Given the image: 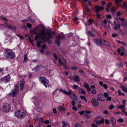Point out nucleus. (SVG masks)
<instances>
[{"instance_id":"2eb2a0df","label":"nucleus","mask_w":127,"mask_h":127,"mask_svg":"<svg viewBox=\"0 0 127 127\" xmlns=\"http://www.w3.org/2000/svg\"><path fill=\"white\" fill-rule=\"evenodd\" d=\"M84 14H90V10L87 7H84L83 9Z\"/></svg>"},{"instance_id":"de8ad7c7","label":"nucleus","mask_w":127,"mask_h":127,"mask_svg":"<svg viewBox=\"0 0 127 127\" xmlns=\"http://www.w3.org/2000/svg\"><path fill=\"white\" fill-rule=\"evenodd\" d=\"M111 10L112 12H114L116 11V9L114 7H112L111 8Z\"/></svg>"},{"instance_id":"864d4df0","label":"nucleus","mask_w":127,"mask_h":127,"mask_svg":"<svg viewBox=\"0 0 127 127\" xmlns=\"http://www.w3.org/2000/svg\"><path fill=\"white\" fill-rule=\"evenodd\" d=\"M103 86L105 89H107L108 88L107 86L105 84H104Z\"/></svg>"},{"instance_id":"aec40b11","label":"nucleus","mask_w":127,"mask_h":127,"mask_svg":"<svg viewBox=\"0 0 127 127\" xmlns=\"http://www.w3.org/2000/svg\"><path fill=\"white\" fill-rule=\"evenodd\" d=\"M120 88L123 91L127 93V85L125 86L121 85L120 86Z\"/></svg>"},{"instance_id":"bb28decb","label":"nucleus","mask_w":127,"mask_h":127,"mask_svg":"<svg viewBox=\"0 0 127 127\" xmlns=\"http://www.w3.org/2000/svg\"><path fill=\"white\" fill-rule=\"evenodd\" d=\"M107 23V21L106 20H103L101 23V25L102 26H104L106 25Z\"/></svg>"},{"instance_id":"393cba45","label":"nucleus","mask_w":127,"mask_h":127,"mask_svg":"<svg viewBox=\"0 0 127 127\" xmlns=\"http://www.w3.org/2000/svg\"><path fill=\"white\" fill-rule=\"evenodd\" d=\"M28 19L32 23H34L35 22V19L32 16H30L28 17Z\"/></svg>"},{"instance_id":"a878e982","label":"nucleus","mask_w":127,"mask_h":127,"mask_svg":"<svg viewBox=\"0 0 127 127\" xmlns=\"http://www.w3.org/2000/svg\"><path fill=\"white\" fill-rule=\"evenodd\" d=\"M28 38L29 40L30 41L31 43L33 45L34 44L32 42H33L34 40L32 36H29Z\"/></svg>"},{"instance_id":"680f3d73","label":"nucleus","mask_w":127,"mask_h":127,"mask_svg":"<svg viewBox=\"0 0 127 127\" xmlns=\"http://www.w3.org/2000/svg\"><path fill=\"white\" fill-rule=\"evenodd\" d=\"M85 116L88 118H90L91 116V115L88 114H86L85 115Z\"/></svg>"},{"instance_id":"4c0bfd02","label":"nucleus","mask_w":127,"mask_h":127,"mask_svg":"<svg viewBox=\"0 0 127 127\" xmlns=\"http://www.w3.org/2000/svg\"><path fill=\"white\" fill-rule=\"evenodd\" d=\"M88 21L89 22V24H88L89 25H91L92 23H93V20L92 19H89L88 20Z\"/></svg>"},{"instance_id":"ea45409f","label":"nucleus","mask_w":127,"mask_h":127,"mask_svg":"<svg viewBox=\"0 0 127 127\" xmlns=\"http://www.w3.org/2000/svg\"><path fill=\"white\" fill-rule=\"evenodd\" d=\"M44 119L43 118H40L39 120V123H42L44 121Z\"/></svg>"},{"instance_id":"2f4dec72","label":"nucleus","mask_w":127,"mask_h":127,"mask_svg":"<svg viewBox=\"0 0 127 127\" xmlns=\"http://www.w3.org/2000/svg\"><path fill=\"white\" fill-rule=\"evenodd\" d=\"M118 108L121 109H122L125 108V105H118Z\"/></svg>"},{"instance_id":"052dcab7","label":"nucleus","mask_w":127,"mask_h":127,"mask_svg":"<svg viewBox=\"0 0 127 127\" xmlns=\"http://www.w3.org/2000/svg\"><path fill=\"white\" fill-rule=\"evenodd\" d=\"M125 53V52L124 51H123V52H122L121 53H120L119 54L121 56H124Z\"/></svg>"},{"instance_id":"f8f14e48","label":"nucleus","mask_w":127,"mask_h":127,"mask_svg":"<svg viewBox=\"0 0 127 127\" xmlns=\"http://www.w3.org/2000/svg\"><path fill=\"white\" fill-rule=\"evenodd\" d=\"M70 95H71L70 97L74 100H76L77 99V97L76 95L71 90L70 93H69Z\"/></svg>"},{"instance_id":"7ed1b4c3","label":"nucleus","mask_w":127,"mask_h":127,"mask_svg":"<svg viewBox=\"0 0 127 127\" xmlns=\"http://www.w3.org/2000/svg\"><path fill=\"white\" fill-rule=\"evenodd\" d=\"M15 115L16 116L20 119L23 118L25 116L23 111L22 110H16L15 111Z\"/></svg>"},{"instance_id":"0eeeda50","label":"nucleus","mask_w":127,"mask_h":127,"mask_svg":"<svg viewBox=\"0 0 127 127\" xmlns=\"http://www.w3.org/2000/svg\"><path fill=\"white\" fill-rule=\"evenodd\" d=\"M10 109V106L9 104L8 103H5L2 106V109L5 112H7Z\"/></svg>"},{"instance_id":"39448f33","label":"nucleus","mask_w":127,"mask_h":127,"mask_svg":"<svg viewBox=\"0 0 127 127\" xmlns=\"http://www.w3.org/2000/svg\"><path fill=\"white\" fill-rule=\"evenodd\" d=\"M18 94V86L15 87L13 91L9 94L10 96L13 97H15Z\"/></svg>"},{"instance_id":"f03ea898","label":"nucleus","mask_w":127,"mask_h":127,"mask_svg":"<svg viewBox=\"0 0 127 127\" xmlns=\"http://www.w3.org/2000/svg\"><path fill=\"white\" fill-rule=\"evenodd\" d=\"M4 55L5 58L10 59H13L15 57V52L13 51L12 50L8 49L5 50Z\"/></svg>"},{"instance_id":"603ef678","label":"nucleus","mask_w":127,"mask_h":127,"mask_svg":"<svg viewBox=\"0 0 127 127\" xmlns=\"http://www.w3.org/2000/svg\"><path fill=\"white\" fill-rule=\"evenodd\" d=\"M114 105H110L109 106V108L110 110H112L114 108Z\"/></svg>"},{"instance_id":"5fc2aeb1","label":"nucleus","mask_w":127,"mask_h":127,"mask_svg":"<svg viewBox=\"0 0 127 127\" xmlns=\"http://www.w3.org/2000/svg\"><path fill=\"white\" fill-rule=\"evenodd\" d=\"M43 123L46 125H48L49 124V120H45L44 121Z\"/></svg>"},{"instance_id":"a211bd4d","label":"nucleus","mask_w":127,"mask_h":127,"mask_svg":"<svg viewBox=\"0 0 127 127\" xmlns=\"http://www.w3.org/2000/svg\"><path fill=\"white\" fill-rule=\"evenodd\" d=\"M78 92L79 93L83 95H85L86 94V92L84 90L79 87L78 90Z\"/></svg>"},{"instance_id":"c9c22d12","label":"nucleus","mask_w":127,"mask_h":127,"mask_svg":"<svg viewBox=\"0 0 127 127\" xmlns=\"http://www.w3.org/2000/svg\"><path fill=\"white\" fill-rule=\"evenodd\" d=\"M104 42L105 45L107 46H109V45L110 43L108 41L104 40Z\"/></svg>"},{"instance_id":"20e7f679","label":"nucleus","mask_w":127,"mask_h":127,"mask_svg":"<svg viewBox=\"0 0 127 127\" xmlns=\"http://www.w3.org/2000/svg\"><path fill=\"white\" fill-rule=\"evenodd\" d=\"M39 80L42 83L46 88L49 87V81L45 77L41 76L40 77Z\"/></svg>"},{"instance_id":"473e14b6","label":"nucleus","mask_w":127,"mask_h":127,"mask_svg":"<svg viewBox=\"0 0 127 127\" xmlns=\"http://www.w3.org/2000/svg\"><path fill=\"white\" fill-rule=\"evenodd\" d=\"M27 54H25L24 57V60L23 62L25 63L27 62Z\"/></svg>"},{"instance_id":"7c9ffc66","label":"nucleus","mask_w":127,"mask_h":127,"mask_svg":"<svg viewBox=\"0 0 127 127\" xmlns=\"http://www.w3.org/2000/svg\"><path fill=\"white\" fill-rule=\"evenodd\" d=\"M111 122L112 123H116L115 119L113 117H112L111 119Z\"/></svg>"},{"instance_id":"c85d7f7f","label":"nucleus","mask_w":127,"mask_h":127,"mask_svg":"<svg viewBox=\"0 0 127 127\" xmlns=\"http://www.w3.org/2000/svg\"><path fill=\"white\" fill-rule=\"evenodd\" d=\"M80 97L82 99L84 100L86 102H87V100L85 96L81 95L80 96Z\"/></svg>"},{"instance_id":"412c9836","label":"nucleus","mask_w":127,"mask_h":127,"mask_svg":"<svg viewBox=\"0 0 127 127\" xmlns=\"http://www.w3.org/2000/svg\"><path fill=\"white\" fill-rule=\"evenodd\" d=\"M104 120L103 119H102L100 120H97L96 121V123L97 125L102 124L104 122Z\"/></svg>"},{"instance_id":"c03bdc74","label":"nucleus","mask_w":127,"mask_h":127,"mask_svg":"<svg viewBox=\"0 0 127 127\" xmlns=\"http://www.w3.org/2000/svg\"><path fill=\"white\" fill-rule=\"evenodd\" d=\"M62 123L63 124L62 127H66V125L64 121H62Z\"/></svg>"},{"instance_id":"ddd939ff","label":"nucleus","mask_w":127,"mask_h":127,"mask_svg":"<svg viewBox=\"0 0 127 127\" xmlns=\"http://www.w3.org/2000/svg\"><path fill=\"white\" fill-rule=\"evenodd\" d=\"M71 90L69 89L68 92H67L65 90L62 89H60L59 90L60 92H62L64 94L66 95H70L69 93H70Z\"/></svg>"},{"instance_id":"49530a36","label":"nucleus","mask_w":127,"mask_h":127,"mask_svg":"<svg viewBox=\"0 0 127 127\" xmlns=\"http://www.w3.org/2000/svg\"><path fill=\"white\" fill-rule=\"evenodd\" d=\"M27 27L29 28H30L32 27V25L29 23H27Z\"/></svg>"},{"instance_id":"a18cd8bd","label":"nucleus","mask_w":127,"mask_h":127,"mask_svg":"<svg viewBox=\"0 0 127 127\" xmlns=\"http://www.w3.org/2000/svg\"><path fill=\"white\" fill-rule=\"evenodd\" d=\"M91 93L93 94H95L96 93V91L95 89H94L91 91Z\"/></svg>"},{"instance_id":"69168bd1","label":"nucleus","mask_w":127,"mask_h":127,"mask_svg":"<svg viewBox=\"0 0 127 127\" xmlns=\"http://www.w3.org/2000/svg\"><path fill=\"white\" fill-rule=\"evenodd\" d=\"M54 58H55V60H58V57H57V56L56 55V54H54Z\"/></svg>"},{"instance_id":"9d476101","label":"nucleus","mask_w":127,"mask_h":127,"mask_svg":"<svg viewBox=\"0 0 127 127\" xmlns=\"http://www.w3.org/2000/svg\"><path fill=\"white\" fill-rule=\"evenodd\" d=\"M95 12L96 13L99 12L100 11H102L104 9V8L103 6H98L95 7L94 8Z\"/></svg>"},{"instance_id":"f3484780","label":"nucleus","mask_w":127,"mask_h":127,"mask_svg":"<svg viewBox=\"0 0 127 127\" xmlns=\"http://www.w3.org/2000/svg\"><path fill=\"white\" fill-rule=\"evenodd\" d=\"M91 102L92 104L94 106H97L98 105V102L95 98H92L91 100Z\"/></svg>"},{"instance_id":"e433bc0d","label":"nucleus","mask_w":127,"mask_h":127,"mask_svg":"<svg viewBox=\"0 0 127 127\" xmlns=\"http://www.w3.org/2000/svg\"><path fill=\"white\" fill-rule=\"evenodd\" d=\"M16 35L18 37H19L20 39L21 40L23 39L24 38V37L22 35L18 34H16Z\"/></svg>"},{"instance_id":"774afa93","label":"nucleus","mask_w":127,"mask_h":127,"mask_svg":"<svg viewBox=\"0 0 127 127\" xmlns=\"http://www.w3.org/2000/svg\"><path fill=\"white\" fill-rule=\"evenodd\" d=\"M123 4L124 6L126 8L127 7V3L125 2H124L123 3Z\"/></svg>"},{"instance_id":"423d86ee","label":"nucleus","mask_w":127,"mask_h":127,"mask_svg":"<svg viewBox=\"0 0 127 127\" xmlns=\"http://www.w3.org/2000/svg\"><path fill=\"white\" fill-rule=\"evenodd\" d=\"M10 77L9 75L8 74L1 78V80L2 82L6 83L9 82L10 80Z\"/></svg>"},{"instance_id":"f257e3e1","label":"nucleus","mask_w":127,"mask_h":127,"mask_svg":"<svg viewBox=\"0 0 127 127\" xmlns=\"http://www.w3.org/2000/svg\"><path fill=\"white\" fill-rule=\"evenodd\" d=\"M44 30V29H41L38 27H36L35 28L34 32L36 35L35 38V40H37L38 38L40 40L36 42L37 46L39 47H41V44L45 41H47L49 39L52 38V35L55 34L53 31L48 30L45 32Z\"/></svg>"},{"instance_id":"dca6fc26","label":"nucleus","mask_w":127,"mask_h":127,"mask_svg":"<svg viewBox=\"0 0 127 127\" xmlns=\"http://www.w3.org/2000/svg\"><path fill=\"white\" fill-rule=\"evenodd\" d=\"M25 83V81L23 79H22L20 81V89L21 90H22L23 89L24 85Z\"/></svg>"},{"instance_id":"13d9d810","label":"nucleus","mask_w":127,"mask_h":127,"mask_svg":"<svg viewBox=\"0 0 127 127\" xmlns=\"http://www.w3.org/2000/svg\"><path fill=\"white\" fill-rule=\"evenodd\" d=\"M118 36V34H112V36L113 37H116Z\"/></svg>"},{"instance_id":"c756f323","label":"nucleus","mask_w":127,"mask_h":127,"mask_svg":"<svg viewBox=\"0 0 127 127\" xmlns=\"http://www.w3.org/2000/svg\"><path fill=\"white\" fill-rule=\"evenodd\" d=\"M102 96V95H101L99 94L98 95V97L97 98V100L100 101L101 100V101H102L103 100L101 99V98Z\"/></svg>"},{"instance_id":"a19ab883","label":"nucleus","mask_w":127,"mask_h":127,"mask_svg":"<svg viewBox=\"0 0 127 127\" xmlns=\"http://www.w3.org/2000/svg\"><path fill=\"white\" fill-rule=\"evenodd\" d=\"M117 121L119 123H122L123 122V120L121 118L118 119Z\"/></svg>"},{"instance_id":"e2e57ef3","label":"nucleus","mask_w":127,"mask_h":127,"mask_svg":"<svg viewBox=\"0 0 127 127\" xmlns=\"http://www.w3.org/2000/svg\"><path fill=\"white\" fill-rule=\"evenodd\" d=\"M119 19L122 22H124L125 21V20L124 18H121L120 17L119 18Z\"/></svg>"},{"instance_id":"338daca9","label":"nucleus","mask_w":127,"mask_h":127,"mask_svg":"<svg viewBox=\"0 0 127 127\" xmlns=\"http://www.w3.org/2000/svg\"><path fill=\"white\" fill-rule=\"evenodd\" d=\"M84 113V112L83 110H82V111H80L79 112V114L81 115H83Z\"/></svg>"},{"instance_id":"6e6552de","label":"nucleus","mask_w":127,"mask_h":127,"mask_svg":"<svg viewBox=\"0 0 127 127\" xmlns=\"http://www.w3.org/2000/svg\"><path fill=\"white\" fill-rule=\"evenodd\" d=\"M4 26L5 28L13 31L15 30L16 29L15 27H12L11 25L7 23L4 24Z\"/></svg>"},{"instance_id":"9b49d317","label":"nucleus","mask_w":127,"mask_h":127,"mask_svg":"<svg viewBox=\"0 0 127 127\" xmlns=\"http://www.w3.org/2000/svg\"><path fill=\"white\" fill-rule=\"evenodd\" d=\"M93 42L97 46H100L102 44V40L101 39H95Z\"/></svg>"},{"instance_id":"0e129e2a","label":"nucleus","mask_w":127,"mask_h":127,"mask_svg":"<svg viewBox=\"0 0 127 127\" xmlns=\"http://www.w3.org/2000/svg\"><path fill=\"white\" fill-rule=\"evenodd\" d=\"M53 112L54 113H57V112L55 108H54L53 109Z\"/></svg>"},{"instance_id":"8fccbe9b","label":"nucleus","mask_w":127,"mask_h":127,"mask_svg":"<svg viewBox=\"0 0 127 127\" xmlns=\"http://www.w3.org/2000/svg\"><path fill=\"white\" fill-rule=\"evenodd\" d=\"M72 109L73 110L75 111H77V108L75 106H73L72 107Z\"/></svg>"},{"instance_id":"b1692460","label":"nucleus","mask_w":127,"mask_h":127,"mask_svg":"<svg viewBox=\"0 0 127 127\" xmlns=\"http://www.w3.org/2000/svg\"><path fill=\"white\" fill-rule=\"evenodd\" d=\"M74 80L75 82H78L80 81L79 76L77 75H75L74 78Z\"/></svg>"},{"instance_id":"09e8293b","label":"nucleus","mask_w":127,"mask_h":127,"mask_svg":"<svg viewBox=\"0 0 127 127\" xmlns=\"http://www.w3.org/2000/svg\"><path fill=\"white\" fill-rule=\"evenodd\" d=\"M91 126L92 127H98V126L94 123L92 124Z\"/></svg>"},{"instance_id":"1a4fd4ad","label":"nucleus","mask_w":127,"mask_h":127,"mask_svg":"<svg viewBox=\"0 0 127 127\" xmlns=\"http://www.w3.org/2000/svg\"><path fill=\"white\" fill-rule=\"evenodd\" d=\"M63 36H61L59 35L56 37V43L58 46H59L60 45V40L63 39V38L64 37Z\"/></svg>"},{"instance_id":"6ab92c4d","label":"nucleus","mask_w":127,"mask_h":127,"mask_svg":"<svg viewBox=\"0 0 127 127\" xmlns=\"http://www.w3.org/2000/svg\"><path fill=\"white\" fill-rule=\"evenodd\" d=\"M83 86L85 88H87L88 91H91V88H90L87 83H84L83 84Z\"/></svg>"},{"instance_id":"58836bf2","label":"nucleus","mask_w":127,"mask_h":127,"mask_svg":"<svg viewBox=\"0 0 127 127\" xmlns=\"http://www.w3.org/2000/svg\"><path fill=\"white\" fill-rule=\"evenodd\" d=\"M84 112L86 114H88L90 113H91V112L88 110H85L84 111Z\"/></svg>"},{"instance_id":"5701e85b","label":"nucleus","mask_w":127,"mask_h":127,"mask_svg":"<svg viewBox=\"0 0 127 127\" xmlns=\"http://www.w3.org/2000/svg\"><path fill=\"white\" fill-rule=\"evenodd\" d=\"M121 26V25L119 24H115V27H114V29L116 30H117L119 29Z\"/></svg>"},{"instance_id":"6e6d98bb","label":"nucleus","mask_w":127,"mask_h":127,"mask_svg":"<svg viewBox=\"0 0 127 127\" xmlns=\"http://www.w3.org/2000/svg\"><path fill=\"white\" fill-rule=\"evenodd\" d=\"M105 123L107 124H109V121L107 120L106 119L105 120Z\"/></svg>"},{"instance_id":"cd10ccee","label":"nucleus","mask_w":127,"mask_h":127,"mask_svg":"<svg viewBox=\"0 0 127 127\" xmlns=\"http://www.w3.org/2000/svg\"><path fill=\"white\" fill-rule=\"evenodd\" d=\"M111 3H109L107 5V7L106 8V11L108 12H109V8L111 6Z\"/></svg>"},{"instance_id":"72a5a7b5","label":"nucleus","mask_w":127,"mask_h":127,"mask_svg":"<svg viewBox=\"0 0 127 127\" xmlns=\"http://www.w3.org/2000/svg\"><path fill=\"white\" fill-rule=\"evenodd\" d=\"M107 19H111L112 17L111 15L110 14H107L106 15Z\"/></svg>"},{"instance_id":"79ce46f5","label":"nucleus","mask_w":127,"mask_h":127,"mask_svg":"<svg viewBox=\"0 0 127 127\" xmlns=\"http://www.w3.org/2000/svg\"><path fill=\"white\" fill-rule=\"evenodd\" d=\"M72 87L74 89H75L77 88H79V87L77 85L75 84L73 85L72 86Z\"/></svg>"},{"instance_id":"bf43d9fd","label":"nucleus","mask_w":127,"mask_h":127,"mask_svg":"<svg viewBox=\"0 0 127 127\" xmlns=\"http://www.w3.org/2000/svg\"><path fill=\"white\" fill-rule=\"evenodd\" d=\"M111 97L110 96H108L107 99V101H110L111 100Z\"/></svg>"},{"instance_id":"4d7b16f0","label":"nucleus","mask_w":127,"mask_h":127,"mask_svg":"<svg viewBox=\"0 0 127 127\" xmlns=\"http://www.w3.org/2000/svg\"><path fill=\"white\" fill-rule=\"evenodd\" d=\"M88 33L89 34L92 36H95V35L93 34L90 31H88Z\"/></svg>"},{"instance_id":"f704fd0d","label":"nucleus","mask_w":127,"mask_h":127,"mask_svg":"<svg viewBox=\"0 0 127 127\" xmlns=\"http://www.w3.org/2000/svg\"><path fill=\"white\" fill-rule=\"evenodd\" d=\"M59 110L60 111H62L65 109V108L61 106H60L58 108Z\"/></svg>"},{"instance_id":"37998d69","label":"nucleus","mask_w":127,"mask_h":127,"mask_svg":"<svg viewBox=\"0 0 127 127\" xmlns=\"http://www.w3.org/2000/svg\"><path fill=\"white\" fill-rule=\"evenodd\" d=\"M75 127H82L80 124L77 123L75 125Z\"/></svg>"},{"instance_id":"4be33fe9","label":"nucleus","mask_w":127,"mask_h":127,"mask_svg":"<svg viewBox=\"0 0 127 127\" xmlns=\"http://www.w3.org/2000/svg\"><path fill=\"white\" fill-rule=\"evenodd\" d=\"M59 62L60 64L61 65H64V64H65L66 63V61L65 60H63L62 62L61 61L60 59H59Z\"/></svg>"},{"instance_id":"3c124183","label":"nucleus","mask_w":127,"mask_h":127,"mask_svg":"<svg viewBox=\"0 0 127 127\" xmlns=\"http://www.w3.org/2000/svg\"><path fill=\"white\" fill-rule=\"evenodd\" d=\"M71 104L72 105L74 106L75 105V102L74 100H72L71 102Z\"/></svg>"},{"instance_id":"4468645a","label":"nucleus","mask_w":127,"mask_h":127,"mask_svg":"<svg viewBox=\"0 0 127 127\" xmlns=\"http://www.w3.org/2000/svg\"><path fill=\"white\" fill-rule=\"evenodd\" d=\"M114 0L116 5L118 6L121 7L122 2V0Z\"/></svg>"}]
</instances>
